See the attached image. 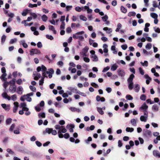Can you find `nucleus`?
I'll list each match as a JSON object with an SVG mask.
<instances>
[{"mask_svg":"<svg viewBox=\"0 0 160 160\" xmlns=\"http://www.w3.org/2000/svg\"><path fill=\"white\" fill-rule=\"evenodd\" d=\"M152 47V44L151 43H148L145 46V48L147 49H150Z\"/></svg>","mask_w":160,"mask_h":160,"instance_id":"nucleus-44","label":"nucleus"},{"mask_svg":"<svg viewBox=\"0 0 160 160\" xmlns=\"http://www.w3.org/2000/svg\"><path fill=\"white\" fill-rule=\"evenodd\" d=\"M150 16L152 18L154 19L157 18L158 17V15L155 13H151L150 14Z\"/></svg>","mask_w":160,"mask_h":160,"instance_id":"nucleus-37","label":"nucleus"},{"mask_svg":"<svg viewBox=\"0 0 160 160\" xmlns=\"http://www.w3.org/2000/svg\"><path fill=\"white\" fill-rule=\"evenodd\" d=\"M140 99L142 100L145 101L146 99V97L145 95L142 94L141 95Z\"/></svg>","mask_w":160,"mask_h":160,"instance_id":"nucleus-64","label":"nucleus"},{"mask_svg":"<svg viewBox=\"0 0 160 160\" xmlns=\"http://www.w3.org/2000/svg\"><path fill=\"white\" fill-rule=\"evenodd\" d=\"M148 112L147 111L144 112V115L140 117V120L142 122H146L148 119Z\"/></svg>","mask_w":160,"mask_h":160,"instance_id":"nucleus-9","label":"nucleus"},{"mask_svg":"<svg viewBox=\"0 0 160 160\" xmlns=\"http://www.w3.org/2000/svg\"><path fill=\"white\" fill-rule=\"evenodd\" d=\"M13 84L10 85L9 86V91L12 93H14L16 91V86L15 85V79L13 80L12 82Z\"/></svg>","mask_w":160,"mask_h":160,"instance_id":"nucleus-7","label":"nucleus"},{"mask_svg":"<svg viewBox=\"0 0 160 160\" xmlns=\"http://www.w3.org/2000/svg\"><path fill=\"white\" fill-rule=\"evenodd\" d=\"M154 31L158 33H160V29L159 28H157L156 27H154L153 28Z\"/></svg>","mask_w":160,"mask_h":160,"instance_id":"nucleus-56","label":"nucleus"},{"mask_svg":"<svg viewBox=\"0 0 160 160\" xmlns=\"http://www.w3.org/2000/svg\"><path fill=\"white\" fill-rule=\"evenodd\" d=\"M84 32L83 31L78 32L73 35V38L75 39H78L80 41H83L84 39V38L82 35L84 34Z\"/></svg>","mask_w":160,"mask_h":160,"instance_id":"nucleus-2","label":"nucleus"},{"mask_svg":"<svg viewBox=\"0 0 160 160\" xmlns=\"http://www.w3.org/2000/svg\"><path fill=\"white\" fill-rule=\"evenodd\" d=\"M4 117L3 115H0V124L4 121Z\"/></svg>","mask_w":160,"mask_h":160,"instance_id":"nucleus-52","label":"nucleus"},{"mask_svg":"<svg viewBox=\"0 0 160 160\" xmlns=\"http://www.w3.org/2000/svg\"><path fill=\"white\" fill-rule=\"evenodd\" d=\"M28 7L31 8H33V7H37V4H32L29 3L28 5Z\"/></svg>","mask_w":160,"mask_h":160,"instance_id":"nucleus-58","label":"nucleus"},{"mask_svg":"<svg viewBox=\"0 0 160 160\" xmlns=\"http://www.w3.org/2000/svg\"><path fill=\"white\" fill-rule=\"evenodd\" d=\"M88 46H86L83 49L82 52L87 53L88 51Z\"/></svg>","mask_w":160,"mask_h":160,"instance_id":"nucleus-54","label":"nucleus"},{"mask_svg":"<svg viewBox=\"0 0 160 160\" xmlns=\"http://www.w3.org/2000/svg\"><path fill=\"white\" fill-rule=\"evenodd\" d=\"M6 36L3 35L2 36L1 38V43L2 44H3L5 42L6 39Z\"/></svg>","mask_w":160,"mask_h":160,"instance_id":"nucleus-38","label":"nucleus"},{"mask_svg":"<svg viewBox=\"0 0 160 160\" xmlns=\"http://www.w3.org/2000/svg\"><path fill=\"white\" fill-rule=\"evenodd\" d=\"M135 76L133 74H131L127 80V81L128 83V87L129 90H131L132 89L133 87V80Z\"/></svg>","mask_w":160,"mask_h":160,"instance_id":"nucleus-3","label":"nucleus"},{"mask_svg":"<svg viewBox=\"0 0 160 160\" xmlns=\"http://www.w3.org/2000/svg\"><path fill=\"white\" fill-rule=\"evenodd\" d=\"M10 98L11 99L13 100V101H15L17 99V95L16 94H14L12 95Z\"/></svg>","mask_w":160,"mask_h":160,"instance_id":"nucleus-46","label":"nucleus"},{"mask_svg":"<svg viewBox=\"0 0 160 160\" xmlns=\"http://www.w3.org/2000/svg\"><path fill=\"white\" fill-rule=\"evenodd\" d=\"M47 132L49 134L51 133L52 135H56L57 133V132L55 130H53L52 128H47L45 132H43V133H45Z\"/></svg>","mask_w":160,"mask_h":160,"instance_id":"nucleus-6","label":"nucleus"},{"mask_svg":"<svg viewBox=\"0 0 160 160\" xmlns=\"http://www.w3.org/2000/svg\"><path fill=\"white\" fill-rule=\"evenodd\" d=\"M91 58H92L93 61L97 62L98 60V58L95 54L92 55Z\"/></svg>","mask_w":160,"mask_h":160,"instance_id":"nucleus-25","label":"nucleus"},{"mask_svg":"<svg viewBox=\"0 0 160 160\" xmlns=\"http://www.w3.org/2000/svg\"><path fill=\"white\" fill-rule=\"evenodd\" d=\"M6 81H3L4 82L3 85V87L5 89L7 88V87L8 86L9 84L12 83L13 80L9 82H7Z\"/></svg>","mask_w":160,"mask_h":160,"instance_id":"nucleus-19","label":"nucleus"},{"mask_svg":"<svg viewBox=\"0 0 160 160\" xmlns=\"http://www.w3.org/2000/svg\"><path fill=\"white\" fill-rule=\"evenodd\" d=\"M92 140V138L91 137H89L88 139L85 140V142L87 144H89V142L91 141Z\"/></svg>","mask_w":160,"mask_h":160,"instance_id":"nucleus-55","label":"nucleus"},{"mask_svg":"<svg viewBox=\"0 0 160 160\" xmlns=\"http://www.w3.org/2000/svg\"><path fill=\"white\" fill-rule=\"evenodd\" d=\"M38 117L39 118H44L45 117V114L44 112L39 113L38 114Z\"/></svg>","mask_w":160,"mask_h":160,"instance_id":"nucleus-31","label":"nucleus"},{"mask_svg":"<svg viewBox=\"0 0 160 160\" xmlns=\"http://www.w3.org/2000/svg\"><path fill=\"white\" fill-rule=\"evenodd\" d=\"M49 29V30L52 31L53 33L54 34L56 33V31L55 29L54 28L53 26L52 25H49L48 26Z\"/></svg>","mask_w":160,"mask_h":160,"instance_id":"nucleus-29","label":"nucleus"},{"mask_svg":"<svg viewBox=\"0 0 160 160\" xmlns=\"http://www.w3.org/2000/svg\"><path fill=\"white\" fill-rule=\"evenodd\" d=\"M97 111L101 115H103L104 114V112L102 110V108H101L97 107Z\"/></svg>","mask_w":160,"mask_h":160,"instance_id":"nucleus-34","label":"nucleus"},{"mask_svg":"<svg viewBox=\"0 0 160 160\" xmlns=\"http://www.w3.org/2000/svg\"><path fill=\"white\" fill-rule=\"evenodd\" d=\"M65 22H62V24L60 26V29H64L65 28Z\"/></svg>","mask_w":160,"mask_h":160,"instance_id":"nucleus-60","label":"nucleus"},{"mask_svg":"<svg viewBox=\"0 0 160 160\" xmlns=\"http://www.w3.org/2000/svg\"><path fill=\"white\" fill-rule=\"evenodd\" d=\"M86 10H87L88 13H91L92 12V10L89 8L88 6H85L84 7H82V10L85 11Z\"/></svg>","mask_w":160,"mask_h":160,"instance_id":"nucleus-12","label":"nucleus"},{"mask_svg":"<svg viewBox=\"0 0 160 160\" xmlns=\"http://www.w3.org/2000/svg\"><path fill=\"white\" fill-rule=\"evenodd\" d=\"M118 67V66L116 63L114 64L111 66V70L112 71H114L117 69Z\"/></svg>","mask_w":160,"mask_h":160,"instance_id":"nucleus-27","label":"nucleus"},{"mask_svg":"<svg viewBox=\"0 0 160 160\" xmlns=\"http://www.w3.org/2000/svg\"><path fill=\"white\" fill-rule=\"evenodd\" d=\"M23 91V88L21 86H19L17 88V92L18 94L21 95Z\"/></svg>","mask_w":160,"mask_h":160,"instance_id":"nucleus-21","label":"nucleus"},{"mask_svg":"<svg viewBox=\"0 0 160 160\" xmlns=\"http://www.w3.org/2000/svg\"><path fill=\"white\" fill-rule=\"evenodd\" d=\"M68 89L73 93H78L77 92L78 91V90L76 88L70 87L68 88Z\"/></svg>","mask_w":160,"mask_h":160,"instance_id":"nucleus-17","label":"nucleus"},{"mask_svg":"<svg viewBox=\"0 0 160 160\" xmlns=\"http://www.w3.org/2000/svg\"><path fill=\"white\" fill-rule=\"evenodd\" d=\"M29 11V10L28 9H25L24 10L22 13V15L24 16H26Z\"/></svg>","mask_w":160,"mask_h":160,"instance_id":"nucleus-33","label":"nucleus"},{"mask_svg":"<svg viewBox=\"0 0 160 160\" xmlns=\"http://www.w3.org/2000/svg\"><path fill=\"white\" fill-rule=\"evenodd\" d=\"M45 77H42L40 80L39 81V85H42L44 83V79Z\"/></svg>","mask_w":160,"mask_h":160,"instance_id":"nucleus-50","label":"nucleus"},{"mask_svg":"<svg viewBox=\"0 0 160 160\" xmlns=\"http://www.w3.org/2000/svg\"><path fill=\"white\" fill-rule=\"evenodd\" d=\"M2 96L3 98H4L7 99L8 100H11L10 97L8 96L7 94L5 92H4L2 94Z\"/></svg>","mask_w":160,"mask_h":160,"instance_id":"nucleus-22","label":"nucleus"},{"mask_svg":"<svg viewBox=\"0 0 160 160\" xmlns=\"http://www.w3.org/2000/svg\"><path fill=\"white\" fill-rule=\"evenodd\" d=\"M16 83L18 85H21L22 84V81L21 79H19L16 81Z\"/></svg>","mask_w":160,"mask_h":160,"instance_id":"nucleus-62","label":"nucleus"},{"mask_svg":"<svg viewBox=\"0 0 160 160\" xmlns=\"http://www.w3.org/2000/svg\"><path fill=\"white\" fill-rule=\"evenodd\" d=\"M30 15L32 17L33 19H35L37 17V15L35 13L31 12Z\"/></svg>","mask_w":160,"mask_h":160,"instance_id":"nucleus-49","label":"nucleus"},{"mask_svg":"<svg viewBox=\"0 0 160 160\" xmlns=\"http://www.w3.org/2000/svg\"><path fill=\"white\" fill-rule=\"evenodd\" d=\"M72 8V5L67 6L66 7V12H68L71 10Z\"/></svg>","mask_w":160,"mask_h":160,"instance_id":"nucleus-41","label":"nucleus"},{"mask_svg":"<svg viewBox=\"0 0 160 160\" xmlns=\"http://www.w3.org/2000/svg\"><path fill=\"white\" fill-rule=\"evenodd\" d=\"M66 127L67 129H69V128H74V125L73 124H68L66 126Z\"/></svg>","mask_w":160,"mask_h":160,"instance_id":"nucleus-57","label":"nucleus"},{"mask_svg":"<svg viewBox=\"0 0 160 160\" xmlns=\"http://www.w3.org/2000/svg\"><path fill=\"white\" fill-rule=\"evenodd\" d=\"M152 109L154 112L158 111V105L156 104L153 105L152 107Z\"/></svg>","mask_w":160,"mask_h":160,"instance_id":"nucleus-24","label":"nucleus"},{"mask_svg":"<svg viewBox=\"0 0 160 160\" xmlns=\"http://www.w3.org/2000/svg\"><path fill=\"white\" fill-rule=\"evenodd\" d=\"M108 19V17L107 15H105L102 18V19L104 22L106 21Z\"/></svg>","mask_w":160,"mask_h":160,"instance_id":"nucleus-63","label":"nucleus"},{"mask_svg":"<svg viewBox=\"0 0 160 160\" xmlns=\"http://www.w3.org/2000/svg\"><path fill=\"white\" fill-rule=\"evenodd\" d=\"M153 155L155 157H160V154L158 151L154 150L153 151Z\"/></svg>","mask_w":160,"mask_h":160,"instance_id":"nucleus-26","label":"nucleus"},{"mask_svg":"<svg viewBox=\"0 0 160 160\" xmlns=\"http://www.w3.org/2000/svg\"><path fill=\"white\" fill-rule=\"evenodd\" d=\"M48 17L45 14L43 15L42 16V20L44 22H46L48 20Z\"/></svg>","mask_w":160,"mask_h":160,"instance_id":"nucleus-36","label":"nucleus"},{"mask_svg":"<svg viewBox=\"0 0 160 160\" xmlns=\"http://www.w3.org/2000/svg\"><path fill=\"white\" fill-rule=\"evenodd\" d=\"M126 98L128 100H132L133 99L132 97L130 95H128L126 97Z\"/></svg>","mask_w":160,"mask_h":160,"instance_id":"nucleus-61","label":"nucleus"},{"mask_svg":"<svg viewBox=\"0 0 160 160\" xmlns=\"http://www.w3.org/2000/svg\"><path fill=\"white\" fill-rule=\"evenodd\" d=\"M1 106L6 111H8L10 109V104L7 105L6 104H2Z\"/></svg>","mask_w":160,"mask_h":160,"instance_id":"nucleus-14","label":"nucleus"},{"mask_svg":"<svg viewBox=\"0 0 160 160\" xmlns=\"http://www.w3.org/2000/svg\"><path fill=\"white\" fill-rule=\"evenodd\" d=\"M143 135L146 138L151 137L152 136L151 132L147 129L144 130L143 132Z\"/></svg>","mask_w":160,"mask_h":160,"instance_id":"nucleus-8","label":"nucleus"},{"mask_svg":"<svg viewBox=\"0 0 160 160\" xmlns=\"http://www.w3.org/2000/svg\"><path fill=\"white\" fill-rule=\"evenodd\" d=\"M69 109L72 112H81V110L80 109L77 108L75 107H70Z\"/></svg>","mask_w":160,"mask_h":160,"instance_id":"nucleus-20","label":"nucleus"},{"mask_svg":"<svg viewBox=\"0 0 160 160\" xmlns=\"http://www.w3.org/2000/svg\"><path fill=\"white\" fill-rule=\"evenodd\" d=\"M136 14L135 12H129L128 13V16L129 17H131L132 16H135Z\"/></svg>","mask_w":160,"mask_h":160,"instance_id":"nucleus-47","label":"nucleus"},{"mask_svg":"<svg viewBox=\"0 0 160 160\" xmlns=\"http://www.w3.org/2000/svg\"><path fill=\"white\" fill-rule=\"evenodd\" d=\"M117 72L119 76L122 77H124L125 75V72L123 70L118 69V70Z\"/></svg>","mask_w":160,"mask_h":160,"instance_id":"nucleus-16","label":"nucleus"},{"mask_svg":"<svg viewBox=\"0 0 160 160\" xmlns=\"http://www.w3.org/2000/svg\"><path fill=\"white\" fill-rule=\"evenodd\" d=\"M115 47L114 46H112L111 48V49L113 51V53L114 54H117V51L115 50Z\"/></svg>","mask_w":160,"mask_h":160,"instance_id":"nucleus-42","label":"nucleus"},{"mask_svg":"<svg viewBox=\"0 0 160 160\" xmlns=\"http://www.w3.org/2000/svg\"><path fill=\"white\" fill-rule=\"evenodd\" d=\"M122 27V25L121 23H119L117 25V28L115 30V31L116 32H119L120 29Z\"/></svg>","mask_w":160,"mask_h":160,"instance_id":"nucleus-40","label":"nucleus"},{"mask_svg":"<svg viewBox=\"0 0 160 160\" xmlns=\"http://www.w3.org/2000/svg\"><path fill=\"white\" fill-rule=\"evenodd\" d=\"M121 10L122 12L124 13H126L127 12V9L123 6H121Z\"/></svg>","mask_w":160,"mask_h":160,"instance_id":"nucleus-39","label":"nucleus"},{"mask_svg":"<svg viewBox=\"0 0 160 160\" xmlns=\"http://www.w3.org/2000/svg\"><path fill=\"white\" fill-rule=\"evenodd\" d=\"M137 120V119H132L131 120V122L132 124L134 126H136L137 125L136 121Z\"/></svg>","mask_w":160,"mask_h":160,"instance_id":"nucleus-30","label":"nucleus"},{"mask_svg":"<svg viewBox=\"0 0 160 160\" xmlns=\"http://www.w3.org/2000/svg\"><path fill=\"white\" fill-rule=\"evenodd\" d=\"M17 41V38H15L13 39H12L10 40V42H9V43L10 44H13L14 43L16 42Z\"/></svg>","mask_w":160,"mask_h":160,"instance_id":"nucleus-45","label":"nucleus"},{"mask_svg":"<svg viewBox=\"0 0 160 160\" xmlns=\"http://www.w3.org/2000/svg\"><path fill=\"white\" fill-rule=\"evenodd\" d=\"M37 72H33V76L34 78V79L35 80H38L41 77V74Z\"/></svg>","mask_w":160,"mask_h":160,"instance_id":"nucleus-11","label":"nucleus"},{"mask_svg":"<svg viewBox=\"0 0 160 160\" xmlns=\"http://www.w3.org/2000/svg\"><path fill=\"white\" fill-rule=\"evenodd\" d=\"M37 71L39 72L41 71L42 72V75L44 77H48L46 76V74H48V76L49 78H51L52 77V74L54 73V71L53 69L50 68L48 69V71H46V68L43 65H42L41 66H38L37 68Z\"/></svg>","mask_w":160,"mask_h":160,"instance_id":"nucleus-1","label":"nucleus"},{"mask_svg":"<svg viewBox=\"0 0 160 160\" xmlns=\"http://www.w3.org/2000/svg\"><path fill=\"white\" fill-rule=\"evenodd\" d=\"M103 29V30L106 31V32L108 33H110L112 32V28L107 27L104 28Z\"/></svg>","mask_w":160,"mask_h":160,"instance_id":"nucleus-23","label":"nucleus"},{"mask_svg":"<svg viewBox=\"0 0 160 160\" xmlns=\"http://www.w3.org/2000/svg\"><path fill=\"white\" fill-rule=\"evenodd\" d=\"M139 72H140V73L142 75H143L144 73V70L142 68H141L140 67L139 68H138Z\"/></svg>","mask_w":160,"mask_h":160,"instance_id":"nucleus-59","label":"nucleus"},{"mask_svg":"<svg viewBox=\"0 0 160 160\" xmlns=\"http://www.w3.org/2000/svg\"><path fill=\"white\" fill-rule=\"evenodd\" d=\"M126 131L127 132H132L133 131L134 129L133 128L127 127L126 129Z\"/></svg>","mask_w":160,"mask_h":160,"instance_id":"nucleus-43","label":"nucleus"},{"mask_svg":"<svg viewBox=\"0 0 160 160\" xmlns=\"http://www.w3.org/2000/svg\"><path fill=\"white\" fill-rule=\"evenodd\" d=\"M80 26L79 24H76L75 23H72L71 25V27L72 28H74L75 27L79 28Z\"/></svg>","mask_w":160,"mask_h":160,"instance_id":"nucleus-35","label":"nucleus"},{"mask_svg":"<svg viewBox=\"0 0 160 160\" xmlns=\"http://www.w3.org/2000/svg\"><path fill=\"white\" fill-rule=\"evenodd\" d=\"M140 89V85L138 84H135V87L134 88V90L135 92H138L139 91Z\"/></svg>","mask_w":160,"mask_h":160,"instance_id":"nucleus-28","label":"nucleus"},{"mask_svg":"<svg viewBox=\"0 0 160 160\" xmlns=\"http://www.w3.org/2000/svg\"><path fill=\"white\" fill-rule=\"evenodd\" d=\"M80 18L81 20L84 21H86L87 20V18L82 15H81L80 16Z\"/></svg>","mask_w":160,"mask_h":160,"instance_id":"nucleus-48","label":"nucleus"},{"mask_svg":"<svg viewBox=\"0 0 160 160\" xmlns=\"http://www.w3.org/2000/svg\"><path fill=\"white\" fill-rule=\"evenodd\" d=\"M41 52L37 49H32L30 51V54L31 55H33L34 54H40Z\"/></svg>","mask_w":160,"mask_h":160,"instance_id":"nucleus-10","label":"nucleus"},{"mask_svg":"<svg viewBox=\"0 0 160 160\" xmlns=\"http://www.w3.org/2000/svg\"><path fill=\"white\" fill-rule=\"evenodd\" d=\"M140 63L143 66L147 67L148 65V61H145L144 62H141Z\"/></svg>","mask_w":160,"mask_h":160,"instance_id":"nucleus-51","label":"nucleus"},{"mask_svg":"<svg viewBox=\"0 0 160 160\" xmlns=\"http://www.w3.org/2000/svg\"><path fill=\"white\" fill-rule=\"evenodd\" d=\"M63 128V126H60V125H56L55 126V128L57 130H60L61 128Z\"/></svg>","mask_w":160,"mask_h":160,"instance_id":"nucleus-53","label":"nucleus"},{"mask_svg":"<svg viewBox=\"0 0 160 160\" xmlns=\"http://www.w3.org/2000/svg\"><path fill=\"white\" fill-rule=\"evenodd\" d=\"M148 107L145 103H144L139 108V110H143L144 112L147 111V109H148Z\"/></svg>","mask_w":160,"mask_h":160,"instance_id":"nucleus-13","label":"nucleus"},{"mask_svg":"<svg viewBox=\"0 0 160 160\" xmlns=\"http://www.w3.org/2000/svg\"><path fill=\"white\" fill-rule=\"evenodd\" d=\"M144 77L146 79V83L147 84H148L152 80V78H150L148 74H146L144 76Z\"/></svg>","mask_w":160,"mask_h":160,"instance_id":"nucleus-18","label":"nucleus"},{"mask_svg":"<svg viewBox=\"0 0 160 160\" xmlns=\"http://www.w3.org/2000/svg\"><path fill=\"white\" fill-rule=\"evenodd\" d=\"M67 131V129L63 126V128H61L60 130H58V137L60 138H62L63 137V136L62 133H66Z\"/></svg>","mask_w":160,"mask_h":160,"instance_id":"nucleus-5","label":"nucleus"},{"mask_svg":"<svg viewBox=\"0 0 160 160\" xmlns=\"http://www.w3.org/2000/svg\"><path fill=\"white\" fill-rule=\"evenodd\" d=\"M1 72L3 74L0 77V78L2 81H5L7 80V78L5 77L7 76V74L6 73V70L4 67H3L1 68Z\"/></svg>","mask_w":160,"mask_h":160,"instance_id":"nucleus-4","label":"nucleus"},{"mask_svg":"<svg viewBox=\"0 0 160 160\" xmlns=\"http://www.w3.org/2000/svg\"><path fill=\"white\" fill-rule=\"evenodd\" d=\"M20 43L22 45L23 47L25 48H27L28 45L27 44L25 43V40H22L20 41Z\"/></svg>","mask_w":160,"mask_h":160,"instance_id":"nucleus-32","label":"nucleus"},{"mask_svg":"<svg viewBox=\"0 0 160 160\" xmlns=\"http://www.w3.org/2000/svg\"><path fill=\"white\" fill-rule=\"evenodd\" d=\"M14 107H13V112L14 113H15L16 112L19 105L18 103L17 102H14Z\"/></svg>","mask_w":160,"mask_h":160,"instance_id":"nucleus-15","label":"nucleus"}]
</instances>
